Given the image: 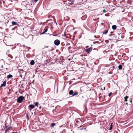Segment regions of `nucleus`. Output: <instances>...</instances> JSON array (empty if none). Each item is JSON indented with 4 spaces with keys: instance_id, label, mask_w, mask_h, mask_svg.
Listing matches in <instances>:
<instances>
[{
    "instance_id": "1",
    "label": "nucleus",
    "mask_w": 133,
    "mask_h": 133,
    "mask_svg": "<svg viewBox=\"0 0 133 133\" xmlns=\"http://www.w3.org/2000/svg\"><path fill=\"white\" fill-rule=\"evenodd\" d=\"M24 98V97L22 96L19 97L17 99V102L18 103H21Z\"/></svg>"
},
{
    "instance_id": "2",
    "label": "nucleus",
    "mask_w": 133,
    "mask_h": 133,
    "mask_svg": "<svg viewBox=\"0 0 133 133\" xmlns=\"http://www.w3.org/2000/svg\"><path fill=\"white\" fill-rule=\"evenodd\" d=\"M35 105L32 104L30 105L28 107V109L30 111H31L32 109L35 108Z\"/></svg>"
},
{
    "instance_id": "3",
    "label": "nucleus",
    "mask_w": 133,
    "mask_h": 133,
    "mask_svg": "<svg viewBox=\"0 0 133 133\" xmlns=\"http://www.w3.org/2000/svg\"><path fill=\"white\" fill-rule=\"evenodd\" d=\"M54 43L56 45L58 46L60 44V41L58 39L55 40L54 41Z\"/></svg>"
},
{
    "instance_id": "4",
    "label": "nucleus",
    "mask_w": 133,
    "mask_h": 133,
    "mask_svg": "<svg viewBox=\"0 0 133 133\" xmlns=\"http://www.w3.org/2000/svg\"><path fill=\"white\" fill-rule=\"evenodd\" d=\"M92 50V47L91 46L87 49L85 50V51L88 53H90Z\"/></svg>"
},
{
    "instance_id": "5",
    "label": "nucleus",
    "mask_w": 133,
    "mask_h": 133,
    "mask_svg": "<svg viewBox=\"0 0 133 133\" xmlns=\"http://www.w3.org/2000/svg\"><path fill=\"white\" fill-rule=\"evenodd\" d=\"M12 128L10 126L6 127V129L5 130V132H7L9 131L10 130H11Z\"/></svg>"
},
{
    "instance_id": "6",
    "label": "nucleus",
    "mask_w": 133,
    "mask_h": 133,
    "mask_svg": "<svg viewBox=\"0 0 133 133\" xmlns=\"http://www.w3.org/2000/svg\"><path fill=\"white\" fill-rule=\"evenodd\" d=\"M48 30V27H46L44 29V31L42 32L41 33V34H45L46 32Z\"/></svg>"
},
{
    "instance_id": "7",
    "label": "nucleus",
    "mask_w": 133,
    "mask_h": 133,
    "mask_svg": "<svg viewBox=\"0 0 133 133\" xmlns=\"http://www.w3.org/2000/svg\"><path fill=\"white\" fill-rule=\"evenodd\" d=\"M6 85V81H4L3 84H1V87H5Z\"/></svg>"
},
{
    "instance_id": "8",
    "label": "nucleus",
    "mask_w": 133,
    "mask_h": 133,
    "mask_svg": "<svg viewBox=\"0 0 133 133\" xmlns=\"http://www.w3.org/2000/svg\"><path fill=\"white\" fill-rule=\"evenodd\" d=\"M129 97L128 96H126L125 97H124V98L125 99L124 101L125 102H127L128 101V99L129 98Z\"/></svg>"
},
{
    "instance_id": "9",
    "label": "nucleus",
    "mask_w": 133,
    "mask_h": 133,
    "mask_svg": "<svg viewBox=\"0 0 133 133\" xmlns=\"http://www.w3.org/2000/svg\"><path fill=\"white\" fill-rule=\"evenodd\" d=\"M74 92L73 90H71L69 92V94L70 95H72L73 94Z\"/></svg>"
},
{
    "instance_id": "10",
    "label": "nucleus",
    "mask_w": 133,
    "mask_h": 133,
    "mask_svg": "<svg viewBox=\"0 0 133 133\" xmlns=\"http://www.w3.org/2000/svg\"><path fill=\"white\" fill-rule=\"evenodd\" d=\"M56 124L55 123H52L51 124L50 127L51 128H53L56 125Z\"/></svg>"
},
{
    "instance_id": "11",
    "label": "nucleus",
    "mask_w": 133,
    "mask_h": 133,
    "mask_svg": "<svg viewBox=\"0 0 133 133\" xmlns=\"http://www.w3.org/2000/svg\"><path fill=\"white\" fill-rule=\"evenodd\" d=\"M78 92L77 91H75L73 93V94L72 95V96H74L75 95H77L78 94Z\"/></svg>"
},
{
    "instance_id": "12",
    "label": "nucleus",
    "mask_w": 133,
    "mask_h": 133,
    "mask_svg": "<svg viewBox=\"0 0 133 133\" xmlns=\"http://www.w3.org/2000/svg\"><path fill=\"white\" fill-rule=\"evenodd\" d=\"M117 28V26L115 25H114L112 26V28L113 30H115Z\"/></svg>"
},
{
    "instance_id": "13",
    "label": "nucleus",
    "mask_w": 133,
    "mask_h": 133,
    "mask_svg": "<svg viewBox=\"0 0 133 133\" xmlns=\"http://www.w3.org/2000/svg\"><path fill=\"white\" fill-rule=\"evenodd\" d=\"M35 62L33 60H32L30 62V63L31 65H33L35 64Z\"/></svg>"
},
{
    "instance_id": "14",
    "label": "nucleus",
    "mask_w": 133,
    "mask_h": 133,
    "mask_svg": "<svg viewBox=\"0 0 133 133\" xmlns=\"http://www.w3.org/2000/svg\"><path fill=\"white\" fill-rule=\"evenodd\" d=\"M118 67L119 70L122 69V65H119L118 66Z\"/></svg>"
},
{
    "instance_id": "15",
    "label": "nucleus",
    "mask_w": 133,
    "mask_h": 133,
    "mask_svg": "<svg viewBox=\"0 0 133 133\" xmlns=\"http://www.w3.org/2000/svg\"><path fill=\"white\" fill-rule=\"evenodd\" d=\"M13 76L12 75H11L10 74L9 75H8L6 77L7 78H11Z\"/></svg>"
},
{
    "instance_id": "16",
    "label": "nucleus",
    "mask_w": 133,
    "mask_h": 133,
    "mask_svg": "<svg viewBox=\"0 0 133 133\" xmlns=\"http://www.w3.org/2000/svg\"><path fill=\"white\" fill-rule=\"evenodd\" d=\"M12 24L13 25H16L17 24L16 22L12 21Z\"/></svg>"
},
{
    "instance_id": "17",
    "label": "nucleus",
    "mask_w": 133,
    "mask_h": 133,
    "mask_svg": "<svg viewBox=\"0 0 133 133\" xmlns=\"http://www.w3.org/2000/svg\"><path fill=\"white\" fill-rule=\"evenodd\" d=\"M108 31V30H105L103 32V34H107Z\"/></svg>"
},
{
    "instance_id": "18",
    "label": "nucleus",
    "mask_w": 133,
    "mask_h": 133,
    "mask_svg": "<svg viewBox=\"0 0 133 133\" xmlns=\"http://www.w3.org/2000/svg\"><path fill=\"white\" fill-rule=\"evenodd\" d=\"M132 99L131 98H130V105H131L132 104Z\"/></svg>"
},
{
    "instance_id": "19",
    "label": "nucleus",
    "mask_w": 133,
    "mask_h": 133,
    "mask_svg": "<svg viewBox=\"0 0 133 133\" xmlns=\"http://www.w3.org/2000/svg\"><path fill=\"white\" fill-rule=\"evenodd\" d=\"M38 104L39 103L38 102H36L35 103V106L37 107H38Z\"/></svg>"
},
{
    "instance_id": "20",
    "label": "nucleus",
    "mask_w": 133,
    "mask_h": 133,
    "mask_svg": "<svg viewBox=\"0 0 133 133\" xmlns=\"http://www.w3.org/2000/svg\"><path fill=\"white\" fill-rule=\"evenodd\" d=\"M112 124L111 123V125H110V127L109 128V129L110 130H111L112 129Z\"/></svg>"
},
{
    "instance_id": "21",
    "label": "nucleus",
    "mask_w": 133,
    "mask_h": 133,
    "mask_svg": "<svg viewBox=\"0 0 133 133\" xmlns=\"http://www.w3.org/2000/svg\"><path fill=\"white\" fill-rule=\"evenodd\" d=\"M8 56L9 57H10L11 59H12L13 58V57L12 56L11 54H9L8 55Z\"/></svg>"
},
{
    "instance_id": "22",
    "label": "nucleus",
    "mask_w": 133,
    "mask_h": 133,
    "mask_svg": "<svg viewBox=\"0 0 133 133\" xmlns=\"http://www.w3.org/2000/svg\"><path fill=\"white\" fill-rule=\"evenodd\" d=\"M114 66H113L112 67H111L110 68V69L111 70H112L114 69Z\"/></svg>"
},
{
    "instance_id": "23",
    "label": "nucleus",
    "mask_w": 133,
    "mask_h": 133,
    "mask_svg": "<svg viewBox=\"0 0 133 133\" xmlns=\"http://www.w3.org/2000/svg\"><path fill=\"white\" fill-rule=\"evenodd\" d=\"M27 118V119L28 120H29V117L28 116V114H26V116Z\"/></svg>"
},
{
    "instance_id": "24",
    "label": "nucleus",
    "mask_w": 133,
    "mask_h": 133,
    "mask_svg": "<svg viewBox=\"0 0 133 133\" xmlns=\"http://www.w3.org/2000/svg\"><path fill=\"white\" fill-rule=\"evenodd\" d=\"M112 94V92H111L108 95V96H110Z\"/></svg>"
},
{
    "instance_id": "25",
    "label": "nucleus",
    "mask_w": 133,
    "mask_h": 133,
    "mask_svg": "<svg viewBox=\"0 0 133 133\" xmlns=\"http://www.w3.org/2000/svg\"><path fill=\"white\" fill-rule=\"evenodd\" d=\"M71 2V3H70L69 4H73V3H74V1H72Z\"/></svg>"
},
{
    "instance_id": "26",
    "label": "nucleus",
    "mask_w": 133,
    "mask_h": 133,
    "mask_svg": "<svg viewBox=\"0 0 133 133\" xmlns=\"http://www.w3.org/2000/svg\"><path fill=\"white\" fill-rule=\"evenodd\" d=\"M105 11H106V10L105 9H104L103 10V12H105Z\"/></svg>"
},
{
    "instance_id": "27",
    "label": "nucleus",
    "mask_w": 133,
    "mask_h": 133,
    "mask_svg": "<svg viewBox=\"0 0 133 133\" xmlns=\"http://www.w3.org/2000/svg\"><path fill=\"white\" fill-rule=\"evenodd\" d=\"M48 46H44V48H48Z\"/></svg>"
},
{
    "instance_id": "28",
    "label": "nucleus",
    "mask_w": 133,
    "mask_h": 133,
    "mask_svg": "<svg viewBox=\"0 0 133 133\" xmlns=\"http://www.w3.org/2000/svg\"><path fill=\"white\" fill-rule=\"evenodd\" d=\"M39 66H37V69H39L38 68H39Z\"/></svg>"
},
{
    "instance_id": "29",
    "label": "nucleus",
    "mask_w": 133,
    "mask_h": 133,
    "mask_svg": "<svg viewBox=\"0 0 133 133\" xmlns=\"http://www.w3.org/2000/svg\"><path fill=\"white\" fill-rule=\"evenodd\" d=\"M15 29V28H13V29H12V30H14V29Z\"/></svg>"
},
{
    "instance_id": "30",
    "label": "nucleus",
    "mask_w": 133,
    "mask_h": 133,
    "mask_svg": "<svg viewBox=\"0 0 133 133\" xmlns=\"http://www.w3.org/2000/svg\"><path fill=\"white\" fill-rule=\"evenodd\" d=\"M109 36H112V35H111V34H109Z\"/></svg>"
},
{
    "instance_id": "31",
    "label": "nucleus",
    "mask_w": 133,
    "mask_h": 133,
    "mask_svg": "<svg viewBox=\"0 0 133 133\" xmlns=\"http://www.w3.org/2000/svg\"><path fill=\"white\" fill-rule=\"evenodd\" d=\"M125 104H126V105H128V103H125Z\"/></svg>"
},
{
    "instance_id": "32",
    "label": "nucleus",
    "mask_w": 133,
    "mask_h": 133,
    "mask_svg": "<svg viewBox=\"0 0 133 133\" xmlns=\"http://www.w3.org/2000/svg\"><path fill=\"white\" fill-rule=\"evenodd\" d=\"M21 71H22V72H24V71L23 70H21Z\"/></svg>"
},
{
    "instance_id": "33",
    "label": "nucleus",
    "mask_w": 133,
    "mask_h": 133,
    "mask_svg": "<svg viewBox=\"0 0 133 133\" xmlns=\"http://www.w3.org/2000/svg\"><path fill=\"white\" fill-rule=\"evenodd\" d=\"M67 17L68 18V20L69 19V17Z\"/></svg>"
},
{
    "instance_id": "34",
    "label": "nucleus",
    "mask_w": 133,
    "mask_h": 133,
    "mask_svg": "<svg viewBox=\"0 0 133 133\" xmlns=\"http://www.w3.org/2000/svg\"><path fill=\"white\" fill-rule=\"evenodd\" d=\"M111 35H112H112H114V34H111Z\"/></svg>"
},
{
    "instance_id": "35",
    "label": "nucleus",
    "mask_w": 133,
    "mask_h": 133,
    "mask_svg": "<svg viewBox=\"0 0 133 133\" xmlns=\"http://www.w3.org/2000/svg\"><path fill=\"white\" fill-rule=\"evenodd\" d=\"M103 89H104V90H105V87H104L103 88Z\"/></svg>"
},
{
    "instance_id": "36",
    "label": "nucleus",
    "mask_w": 133,
    "mask_h": 133,
    "mask_svg": "<svg viewBox=\"0 0 133 133\" xmlns=\"http://www.w3.org/2000/svg\"><path fill=\"white\" fill-rule=\"evenodd\" d=\"M20 76L22 77V75H20Z\"/></svg>"
},
{
    "instance_id": "37",
    "label": "nucleus",
    "mask_w": 133,
    "mask_h": 133,
    "mask_svg": "<svg viewBox=\"0 0 133 133\" xmlns=\"http://www.w3.org/2000/svg\"><path fill=\"white\" fill-rule=\"evenodd\" d=\"M74 22L75 23V20L74 19Z\"/></svg>"
},
{
    "instance_id": "38",
    "label": "nucleus",
    "mask_w": 133,
    "mask_h": 133,
    "mask_svg": "<svg viewBox=\"0 0 133 133\" xmlns=\"http://www.w3.org/2000/svg\"><path fill=\"white\" fill-rule=\"evenodd\" d=\"M68 1H71V0H67Z\"/></svg>"
},
{
    "instance_id": "39",
    "label": "nucleus",
    "mask_w": 133,
    "mask_h": 133,
    "mask_svg": "<svg viewBox=\"0 0 133 133\" xmlns=\"http://www.w3.org/2000/svg\"><path fill=\"white\" fill-rule=\"evenodd\" d=\"M64 35L65 36L66 35V34H65V33H64Z\"/></svg>"
},
{
    "instance_id": "40",
    "label": "nucleus",
    "mask_w": 133,
    "mask_h": 133,
    "mask_svg": "<svg viewBox=\"0 0 133 133\" xmlns=\"http://www.w3.org/2000/svg\"><path fill=\"white\" fill-rule=\"evenodd\" d=\"M88 47V46H86V48H87Z\"/></svg>"
},
{
    "instance_id": "41",
    "label": "nucleus",
    "mask_w": 133,
    "mask_h": 133,
    "mask_svg": "<svg viewBox=\"0 0 133 133\" xmlns=\"http://www.w3.org/2000/svg\"><path fill=\"white\" fill-rule=\"evenodd\" d=\"M102 25H103V23H102Z\"/></svg>"
},
{
    "instance_id": "42",
    "label": "nucleus",
    "mask_w": 133,
    "mask_h": 133,
    "mask_svg": "<svg viewBox=\"0 0 133 133\" xmlns=\"http://www.w3.org/2000/svg\"><path fill=\"white\" fill-rule=\"evenodd\" d=\"M124 64V63H122V65H123V64Z\"/></svg>"
},
{
    "instance_id": "43",
    "label": "nucleus",
    "mask_w": 133,
    "mask_h": 133,
    "mask_svg": "<svg viewBox=\"0 0 133 133\" xmlns=\"http://www.w3.org/2000/svg\"><path fill=\"white\" fill-rule=\"evenodd\" d=\"M41 108V106H40V107H39V108L40 109Z\"/></svg>"
},
{
    "instance_id": "44",
    "label": "nucleus",
    "mask_w": 133,
    "mask_h": 133,
    "mask_svg": "<svg viewBox=\"0 0 133 133\" xmlns=\"http://www.w3.org/2000/svg\"><path fill=\"white\" fill-rule=\"evenodd\" d=\"M112 32H111V34H112Z\"/></svg>"
},
{
    "instance_id": "45",
    "label": "nucleus",
    "mask_w": 133,
    "mask_h": 133,
    "mask_svg": "<svg viewBox=\"0 0 133 133\" xmlns=\"http://www.w3.org/2000/svg\"><path fill=\"white\" fill-rule=\"evenodd\" d=\"M70 47H69L68 48V49H69V48H70Z\"/></svg>"
},
{
    "instance_id": "46",
    "label": "nucleus",
    "mask_w": 133,
    "mask_h": 133,
    "mask_svg": "<svg viewBox=\"0 0 133 133\" xmlns=\"http://www.w3.org/2000/svg\"><path fill=\"white\" fill-rule=\"evenodd\" d=\"M70 47H69L68 48V49H69V48H70Z\"/></svg>"
},
{
    "instance_id": "47",
    "label": "nucleus",
    "mask_w": 133,
    "mask_h": 133,
    "mask_svg": "<svg viewBox=\"0 0 133 133\" xmlns=\"http://www.w3.org/2000/svg\"><path fill=\"white\" fill-rule=\"evenodd\" d=\"M76 122H78V121H76Z\"/></svg>"
},
{
    "instance_id": "48",
    "label": "nucleus",
    "mask_w": 133,
    "mask_h": 133,
    "mask_svg": "<svg viewBox=\"0 0 133 133\" xmlns=\"http://www.w3.org/2000/svg\"><path fill=\"white\" fill-rule=\"evenodd\" d=\"M76 122H78V121H76Z\"/></svg>"
},
{
    "instance_id": "49",
    "label": "nucleus",
    "mask_w": 133,
    "mask_h": 133,
    "mask_svg": "<svg viewBox=\"0 0 133 133\" xmlns=\"http://www.w3.org/2000/svg\"><path fill=\"white\" fill-rule=\"evenodd\" d=\"M110 40H111V39H109Z\"/></svg>"
}]
</instances>
